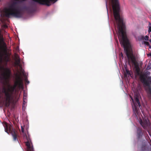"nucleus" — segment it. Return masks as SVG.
Returning a JSON list of instances; mask_svg holds the SVG:
<instances>
[{"mask_svg":"<svg viewBox=\"0 0 151 151\" xmlns=\"http://www.w3.org/2000/svg\"><path fill=\"white\" fill-rule=\"evenodd\" d=\"M118 36L121 44L124 48L128 58V64L130 65L131 64L133 65L136 74L138 76L140 75V79L141 82L146 86L145 87V90L148 97L149 98H151V76H148L145 73L140 75L139 64L137 61L135 56L127 47L129 44V42L126 35V33H118Z\"/></svg>","mask_w":151,"mask_h":151,"instance_id":"f257e3e1","label":"nucleus"},{"mask_svg":"<svg viewBox=\"0 0 151 151\" xmlns=\"http://www.w3.org/2000/svg\"><path fill=\"white\" fill-rule=\"evenodd\" d=\"M23 82L22 77L19 75H17L16 81L14 82L13 86H10V88H8L7 91L5 88L4 87L2 90V92L4 94L5 99L6 102L9 104L12 95L17 87L19 88L23 87Z\"/></svg>","mask_w":151,"mask_h":151,"instance_id":"f03ea898","label":"nucleus"},{"mask_svg":"<svg viewBox=\"0 0 151 151\" xmlns=\"http://www.w3.org/2000/svg\"><path fill=\"white\" fill-rule=\"evenodd\" d=\"M17 2H13L9 6L8 8H5L4 10V15L7 17H10L12 16L16 18L21 17L22 14L19 10L16 8Z\"/></svg>","mask_w":151,"mask_h":151,"instance_id":"7ed1b4c3","label":"nucleus"},{"mask_svg":"<svg viewBox=\"0 0 151 151\" xmlns=\"http://www.w3.org/2000/svg\"><path fill=\"white\" fill-rule=\"evenodd\" d=\"M139 94L138 93H137L134 96L135 101H134L132 97H131L132 100L133 101L132 104V107L133 110L136 115L137 114L138 115L139 114L140 112L139 109V106L140 107L141 104L139 101Z\"/></svg>","mask_w":151,"mask_h":151,"instance_id":"20e7f679","label":"nucleus"},{"mask_svg":"<svg viewBox=\"0 0 151 151\" xmlns=\"http://www.w3.org/2000/svg\"><path fill=\"white\" fill-rule=\"evenodd\" d=\"M4 126L5 131L8 134L10 133L11 134L13 137V140L14 141L17 140L16 131L14 128H13L12 126L6 123H5Z\"/></svg>","mask_w":151,"mask_h":151,"instance_id":"39448f33","label":"nucleus"},{"mask_svg":"<svg viewBox=\"0 0 151 151\" xmlns=\"http://www.w3.org/2000/svg\"><path fill=\"white\" fill-rule=\"evenodd\" d=\"M24 139H26L27 142H25L26 145L27 146V151H34L32 147H31L30 144L31 139L29 136H28L26 134L24 135Z\"/></svg>","mask_w":151,"mask_h":151,"instance_id":"423d86ee","label":"nucleus"},{"mask_svg":"<svg viewBox=\"0 0 151 151\" xmlns=\"http://www.w3.org/2000/svg\"><path fill=\"white\" fill-rule=\"evenodd\" d=\"M139 122L141 125L145 129L147 127H150L149 122L148 119H145V120L142 121L141 118L139 119Z\"/></svg>","mask_w":151,"mask_h":151,"instance_id":"0eeeda50","label":"nucleus"},{"mask_svg":"<svg viewBox=\"0 0 151 151\" xmlns=\"http://www.w3.org/2000/svg\"><path fill=\"white\" fill-rule=\"evenodd\" d=\"M4 70L5 72L4 74V77L6 79L9 78L11 74L10 70L7 68L4 69Z\"/></svg>","mask_w":151,"mask_h":151,"instance_id":"6e6552de","label":"nucleus"},{"mask_svg":"<svg viewBox=\"0 0 151 151\" xmlns=\"http://www.w3.org/2000/svg\"><path fill=\"white\" fill-rule=\"evenodd\" d=\"M15 63L16 65H19L20 63V60L19 56L17 54H15Z\"/></svg>","mask_w":151,"mask_h":151,"instance_id":"1a4fd4ad","label":"nucleus"},{"mask_svg":"<svg viewBox=\"0 0 151 151\" xmlns=\"http://www.w3.org/2000/svg\"><path fill=\"white\" fill-rule=\"evenodd\" d=\"M137 137L139 138L141 137L142 135V129L139 127H138L137 129Z\"/></svg>","mask_w":151,"mask_h":151,"instance_id":"9d476101","label":"nucleus"},{"mask_svg":"<svg viewBox=\"0 0 151 151\" xmlns=\"http://www.w3.org/2000/svg\"><path fill=\"white\" fill-rule=\"evenodd\" d=\"M138 40L139 41H141L142 40H144V36H141L138 37Z\"/></svg>","mask_w":151,"mask_h":151,"instance_id":"9b49d317","label":"nucleus"},{"mask_svg":"<svg viewBox=\"0 0 151 151\" xmlns=\"http://www.w3.org/2000/svg\"><path fill=\"white\" fill-rule=\"evenodd\" d=\"M126 73L127 74L130 76L131 74L130 73V72L127 69H126Z\"/></svg>","mask_w":151,"mask_h":151,"instance_id":"f8f14e48","label":"nucleus"},{"mask_svg":"<svg viewBox=\"0 0 151 151\" xmlns=\"http://www.w3.org/2000/svg\"><path fill=\"white\" fill-rule=\"evenodd\" d=\"M144 44L147 46H150V44L149 42L147 41H145L144 42Z\"/></svg>","mask_w":151,"mask_h":151,"instance_id":"ddd939ff","label":"nucleus"},{"mask_svg":"<svg viewBox=\"0 0 151 151\" xmlns=\"http://www.w3.org/2000/svg\"><path fill=\"white\" fill-rule=\"evenodd\" d=\"M149 37L148 36L146 35L145 37H144V40H148Z\"/></svg>","mask_w":151,"mask_h":151,"instance_id":"4468645a","label":"nucleus"},{"mask_svg":"<svg viewBox=\"0 0 151 151\" xmlns=\"http://www.w3.org/2000/svg\"><path fill=\"white\" fill-rule=\"evenodd\" d=\"M27 100L26 96H24V94H23V102H25Z\"/></svg>","mask_w":151,"mask_h":151,"instance_id":"2eb2a0df","label":"nucleus"},{"mask_svg":"<svg viewBox=\"0 0 151 151\" xmlns=\"http://www.w3.org/2000/svg\"><path fill=\"white\" fill-rule=\"evenodd\" d=\"M120 56L122 58H124L123 54L122 52H121L120 54Z\"/></svg>","mask_w":151,"mask_h":151,"instance_id":"dca6fc26","label":"nucleus"},{"mask_svg":"<svg viewBox=\"0 0 151 151\" xmlns=\"http://www.w3.org/2000/svg\"><path fill=\"white\" fill-rule=\"evenodd\" d=\"M21 130L22 132L23 133H24V128L22 126H21Z\"/></svg>","mask_w":151,"mask_h":151,"instance_id":"f3484780","label":"nucleus"},{"mask_svg":"<svg viewBox=\"0 0 151 151\" xmlns=\"http://www.w3.org/2000/svg\"><path fill=\"white\" fill-rule=\"evenodd\" d=\"M139 112H140V114H139L138 115L137 114H137V115H135V113L134 112V114L135 115V116H136V117H137V116H140V115H141V116H142V114H140V111H139Z\"/></svg>","mask_w":151,"mask_h":151,"instance_id":"a211bd4d","label":"nucleus"},{"mask_svg":"<svg viewBox=\"0 0 151 151\" xmlns=\"http://www.w3.org/2000/svg\"><path fill=\"white\" fill-rule=\"evenodd\" d=\"M139 112H140V114H139L138 115L137 114H137V115H135V113L134 112V114L135 115V116H136V117H137V116H140V115H141V116H142V114H140V111H139Z\"/></svg>","mask_w":151,"mask_h":151,"instance_id":"6ab92c4d","label":"nucleus"},{"mask_svg":"<svg viewBox=\"0 0 151 151\" xmlns=\"http://www.w3.org/2000/svg\"><path fill=\"white\" fill-rule=\"evenodd\" d=\"M139 112H140V114H139L138 115L137 114H137V115H135V113L134 112V114L135 115V116H136V117H137V116H140V115H141V116H142V114H140V111H139Z\"/></svg>","mask_w":151,"mask_h":151,"instance_id":"aec40b11","label":"nucleus"},{"mask_svg":"<svg viewBox=\"0 0 151 151\" xmlns=\"http://www.w3.org/2000/svg\"><path fill=\"white\" fill-rule=\"evenodd\" d=\"M0 40L2 42H3L4 41V39L2 37H1L0 38Z\"/></svg>","mask_w":151,"mask_h":151,"instance_id":"412c9836","label":"nucleus"},{"mask_svg":"<svg viewBox=\"0 0 151 151\" xmlns=\"http://www.w3.org/2000/svg\"><path fill=\"white\" fill-rule=\"evenodd\" d=\"M148 31L151 32V26L149 27Z\"/></svg>","mask_w":151,"mask_h":151,"instance_id":"4be33fe9","label":"nucleus"},{"mask_svg":"<svg viewBox=\"0 0 151 151\" xmlns=\"http://www.w3.org/2000/svg\"><path fill=\"white\" fill-rule=\"evenodd\" d=\"M23 9L27 10V8L26 6H25L23 8Z\"/></svg>","mask_w":151,"mask_h":151,"instance_id":"5701e85b","label":"nucleus"},{"mask_svg":"<svg viewBox=\"0 0 151 151\" xmlns=\"http://www.w3.org/2000/svg\"><path fill=\"white\" fill-rule=\"evenodd\" d=\"M149 133L150 134V132L151 133V128H150V130L149 132Z\"/></svg>","mask_w":151,"mask_h":151,"instance_id":"b1692460","label":"nucleus"},{"mask_svg":"<svg viewBox=\"0 0 151 151\" xmlns=\"http://www.w3.org/2000/svg\"><path fill=\"white\" fill-rule=\"evenodd\" d=\"M149 55L151 56V53L148 54Z\"/></svg>","mask_w":151,"mask_h":151,"instance_id":"393cba45","label":"nucleus"},{"mask_svg":"<svg viewBox=\"0 0 151 151\" xmlns=\"http://www.w3.org/2000/svg\"><path fill=\"white\" fill-rule=\"evenodd\" d=\"M23 1H24L25 0H22Z\"/></svg>","mask_w":151,"mask_h":151,"instance_id":"a878e982","label":"nucleus"},{"mask_svg":"<svg viewBox=\"0 0 151 151\" xmlns=\"http://www.w3.org/2000/svg\"><path fill=\"white\" fill-rule=\"evenodd\" d=\"M24 96H25V93H24Z\"/></svg>","mask_w":151,"mask_h":151,"instance_id":"bb28decb","label":"nucleus"},{"mask_svg":"<svg viewBox=\"0 0 151 151\" xmlns=\"http://www.w3.org/2000/svg\"><path fill=\"white\" fill-rule=\"evenodd\" d=\"M29 81H28V82H27V83H29Z\"/></svg>","mask_w":151,"mask_h":151,"instance_id":"cd10ccee","label":"nucleus"},{"mask_svg":"<svg viewBox=\"0 0 151 151\" xmlns=\"http://www.w3.org/2000/svg\"><path fill=\"white\" fill-rule=\"evenodd\" d=\"M150 37H151V36H150Z\"/></svg>","mask_w":151,"mask_h":151,"instance_id":"c85d7f7f","label":"nucleus"}]
</instances>
